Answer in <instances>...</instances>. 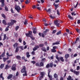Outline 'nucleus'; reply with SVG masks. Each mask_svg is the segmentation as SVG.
Segmentation results:
<instances>
[{"label": "nucleus", "instance_id": "f03ea898", "mask_svg": "<svg viewBox=\"0 0 80 80\" xmlns=\"http://www.w3.org/2000/svg\"><path fill=\"white\" fill-rule=\"evenodd\" d=\"M48 77L49 78L50 80H53V78L52 76L50 75V73L51 72V69H49L48 70Z\"/></svg>", "mask_w": 80, "mask_h": 80}, {"label": "nucleus", "instance_id": "4d7b16f0", "mask_svg": "<svg viewBox=\"0 0 80 80\" xmlns=\"http://www.w3.org/2000/svg\"><path fill=\"white\" fill-rule=\"evenodd\" d=\"M32 50H33V51H34H34H36V50H37V48H36L34 47V48H33Z\"/></svg>", "mask_w": 80, "mask_h": 80}, {"label": "nucleus", "instance_id": "680f3d73", "mask_svg": "<svg viewBox=\"0 0 80 80\" xmlns=\"http://www.w3.org/2000/svg\"><path fill=\"white\" fill-rule=\"evenodd\" d=\"M77 70H80V66H78L77 67Z\"/></svg>", "mask_w": 80, "mask_h": 80}, {"label": "nucleus", "instance_id": "b1692460", "mask_svg": "<svg viewBox=\"0 0 80 80\" xmlns=\"http://www.w3.org/2000/svg\"><path fill=\"white\" fill-rule=\"evenodd\" d=\"M68 17L70 19V20H73V17H72V16H70V15H68Z\"/></svg>", "mask_w": 80, "mask_h": 80}, {"label": "nucleus", "instance_id": "9d476101", "mask_svg": "<svg viewBox=\"0 0 80 80\" xmlns=\"http://www.w3.org/2000/svg\"><path fill=\"white\" fill-rule=\"evenodd\" d=\"M67 80H73V78H72V77L70 75H69L67 78Z\"/></svg>", "mask_w": 80, "mask_h": 80}, {"label": "nucleus", "instance_id": "bf43d9fd", "mask_svg": "<svg viewBox=\"0 0 80 80\" xmlns=\"http://www.w3.org/2000/svg\"><path fill=\"white\" fill-rule=\"evenodd\" d=\"M22 38H19V42L20 43H22Z\"/></svg>", "mask_w": 80, "mask_h": 80}, {"label": "nucleus", "instance_id": "a18cd8bd", "mask_svg": "<svg viewBox=\"0 0 80 80\" xmlns=\"http://www.w3.org/2000/svg\"><path fill=\"white\" fill-rule=\"evenodd\" d=\"M53 64L52 63H50V64L49 67H50L52 68L53 67Z\"/></svg>", "mask_w": 80, "mask_h": 80}, {"label": "nucleus", "instance_id": "69168bd1", "mask_svg": "<svg viewBox=\"0 0 80 80\" xmlns=\"http://www.w3.org/2000/svg\"><path fill=\"white\" fill-rule=\"evenodd\" d=\"M66 31L68 33H69V32H70V30L69 29H66Z\"/></svg>", "mask_w": 80, "mask_h": 80}, {"label": "nucleus", "instance_id": "37998d69", "mask_svg": "<svg viewBox=\"0 0 80 80\" xmlns=\"http://www.w3.org/2000/svg\"><path fill=\"white\" fill-rule=\"evenodd\" d=\"M20 28V27H19V26H16L15 28L16 30H18V28Z\"/></svg>", "mask_w": 80, "mask_h": 80}, {"label": "nucleus", "instance_id": "de8ad7c7", "mask_svg": "<svg viewBox=\"0 0 80 80\" xmlns=\"http://www.w3.org/2000/svg\"><path fill=\"white\" fill-rule=\"evenodd\" d=\"M32 63H33V65H34L36 63V62L34 61H33L31 62Z\"/></svg>", "mask_w": 80, "mask_h": 80}, {"label": "nucleus", "instance_id": "e2e57ef3", "mask_svg": "<svg viewBox=\"0 0 80 80\" xmlns=\"http://www.w3.org/2000/svg\"><path fill=\"white\" fill-rule=\"evenodd\" d=\"M79 39H80V38H79L77 37L76 39V42H77V41H78Z\"/></svg>", "mask_w": 80, "mask_h": 80}, {"label": "nucleus", "instance_id": "13d9d810", "mask_svg": "<svg viewBox=\"0 0 80 80\" xmlns=\"http://www.w3.org/2000/svg\"><path fill=\"white\" fill-rule=\"evenodd\" d=\"M35 48H37V50H38V48H39V46L38 45H36L35 46Z\"/></svg>", "mask_w": 80, "mask_h": 80}, {"label": "nucleus", "instance_id": "774afa93", "mask_svg": "<svg viewBox=\"0 0 80 80\" xmlns=\"http://www.w3.org/2000/svg\"><path fill=\"white\" fill-rule=\"evenodd\" d=\"M77 23L78 24H80V20H78Z\"/></svg>", "mask_w": 80, "mask_h": 80}, {"label": "nucleus", "instance_id": "2eb2a0df", "mask_svg": "<svg viewBox=\"0 0 80 80\" xmlns=\"http://www.w3.org/2000/svg\"><path fill=\"white\" fill-rule=\"evenodd\" d=\"M29 54H30V52H28L26 53V55L27 57V58H29V57H30V55Z\"/></svg>", "mask_w": 80, "mask_h": 80}, {"label": "nucleus", "instance_id": "052dcab7", "mask_svg": "<svg viewBox=\"0 0 80 80\" xmlns=\"http://www.w3.org/2000/svg\"><path fill=\"white\" fill-rule=\"evenodd\" d=\"M55 43H56V45H58V44H60V42H59V41H57Z\"/></svg>", "mask_w": 80, "mask_h": 80}, {"label": "nucleus", "instance_id": "e433bc0d", "mask_svg": "<svg viewBox=\"0 0 80 80\" xmlns=\"http://www.w3.org/2000/svg\"><path fill=\"white\" fill-rule=\"evenodd\" d=\"M60 59L61 60V61H62V62H64V59H63V57H61L60 58Z\"/></svg>", "mask_w": 80, "mask_h": 80}, {"label": "nucleus", "instance_id": "603ef678", "mask_svg": "<svg viewBox=\"0 0 80 80\" xmlns=\"http://www.w3.org/2000/svg\"><path fill=\"white\" fill-rule=\"evenodd\" d=\"M37 8V6L35 5H34L32 6V8H33V9H35V8Z\"/></svg>", "mask_w": 80, "mask_h": 80}, {"label": "nucleus", "instance_id": "c9c22d12", "mask_svg": "<svg viewBox=\"0 0 80 80\" xmlns=\"http://www.w3.org/2000/svg\"><path fill=\"white\" fill-rule=\"evenodd\" d=\"M11 22H12V23H16V21L15 20H11Z\"/></svg>", "mask_w": 80, "mask_h": 80}, {"label": "nucleus", "instance_id": "aec40b11", "mask_svg": "<svg viewBox=\"0 0 80 80\" xmlns=\"http://www.w3.org/2000/svg\"><path fill=\"white\" fill-rule=\"evenodd\" d=\"M24 24L25 25H27V24H28V20H25V22H24Z\"/></svg>", "mask_w": 80, "mask_h": 80}, {"label": "nucleus", "instance_id": "5701e85b", "mask_svg": "<svg viewBox=\"0 0 80 80\" xmlns=\"http://www.w3.org/2000/svg\"><path fill=\"white\" fill-rule=\"evenodd\" d=\"M2 22L3 24L6 25H7V22H6V20H3L2 21Z\"/></svg>", "mask_w": 80, "mask_h": 80}, {"label": "nucleus", "instance_id": "dca6fc26", "mask_svg": "<svg viewBox=\"0 0 80 80\" xmlns=\"http://www.w3.org/2000/svg\"><path fill=\"white\" fill-rule=\"evenodd\" d=\"M5 66V64H1L0 66V68L1 69L3 68H4V66Z\"/></svg>", "mask_w": 80, "mask_h": 80}, {"label": "nucleus", "instance_id": "7ed1b4c3", "mask_svg": "<svg viewBox=\"0 0 80 80\" xmlns=\"http://www.w3.org/2000/svg\"><path fill=\"white\" fill-rule=\"evenodd\" d=\"M40 74L41 75V76L39 77H38L37 78H39V80H42V78H43V76H44V72H40Z\"/></svg>", "mask_w": 80, "mask_h": 80}, {"label": "nucleus", "instance_id": "f8f14e48", "mask_svg": "<svg viewBox=\"0 0 80 80\" xmlns=\"http://www.w3.org/2000/svg\"><path fill=\"white\" fill-rule=\"evenodd\" d=\"M70 57V55L68 54H66L65 55V58L66 59H68V58Z\"/></svg>", "mask_w": 80, "mask_h": 80}, {"label": "nucleus", "instance_id": "c85d7f7f", "mask_svg": "<svg viewBox=\"0 0 80 80\" xmlns=\"http://www.w3.org/2000/svg\"><path fill=\"white\" fill-rule=\"evenodd\" d=\"M35 65L36 66V67H40L39 62H37L36 63Z\"/></svg>", "mask_w": 80, "mask_h": 80}, {"label": "nucleus", "instance_id": "a19ab883", "mask_svg": "<svg viewBox=\"0 0 80 80\" xmlns=\"http://www.w3.org/2000/svg\"><path fill=\"white\" fill-rule=\"evenodd\" d=\"M5 52H4L1 55V57H5Z\"/></svg>", "mask_w": 80, "mask_h": 80}, {"label": "nucleus", "instance_id": "5fc2aeb1", "mask_svg": "<svg viewBox=\"0 0 80 80\" xmlns=\"http://www.w3.org/2000/svg\"><path fill=\"white\" fill-rule=\"evenodd\" d=\"M11 13H14V11H13V8H11Z\"/></svg>", "mask_w": 80, "mask_h": 80}, {"label": "nucleus", "instance_id": "2f4dec72", "mask_svg": "<svg viewBox=\"0 0 80 80\" xmlns=\"http://www.w3.org/2000/svg\"><path fill=\"white\" fill-rule=\"evenodd\" d=\"M9 27H10V26H8L6 28L5 30V32H7V31L8 30H9L8 28H9Z\"/></svg>", "mask_w": 80, "mask_h": 80}, {"label": "nucleus", "instance_id": "f3484780", "mask_svg": "<svg viewBox=\"0 0 80 80\" xmlns=\"http://www.w3.org/2000/svg\"><path fill=\"white\" fill-rule=\"evenodd\" d=\"M13 75L12 74H10L8 77V79H11Z\"/></svg>", "mask_w": 80, "mask_h": 80}, {"label": "nucleus", "instance_id": "ddd939ff", "mask_svg": "<svg viewBox=\"0 0 80 80\" xmlns=\"http://www.w3.org/2000/svg\"><path fill=\"white\" fill-rule=\"evenodd\" d=\"M74 73L76 74V75H78L80 73V72L79 71H74Z\"/></svg>", "mask_w": 80, "mask_h": 80}, {"label": "nucleus", "instance_id": "7c9ffc66", "mask_svg": "<svg viewBox=\"0 0 80 80\" xmlns=\"http://www.w3.org/2000/svg\"><path fill=\"white\" fill-rule=\"evenodd\" d=\"M44 62H41L40 63V66L41 67H43L44 66V64H43Z\"/></svg>", "mask_w": 80, "mask_h": 80}, {"label": "nucleus", "instance_id": "f257e3e1", "mask_svg": "<svg viewBox=\"0 0 80 80\" xmlns=\"http://www.w3.org/2000/svg\"><path fill=\"white\" fill-rule=\"evenodd\" d=\"M25 35L26 37H30L31 39L33 40H35V38L33 37V36H32V31H29L28 33H26Z\"/></svg>", "mask_w": 80, "mask_h": 80}, {"label": "nucleus", "instance_id": "c03bdc74", "mask_svg": "<svg viewBox=\"0 0 80 80\" xmlns=\"http://www.w3.org/2000/svg\"><path fill=\"white\" fill-rule=\"evenodd\" d=\"M7 62L8 63V65L11 62V60H8L7 61Z\"/></svg>", "mask_w": 80, "mask_h": 80}, {"label": "nucleus", "instance_id": "423d86ee", "mask_svg": "<svg viewBox=\"0 0 80 80\" xmlns=\"http://www.w3.org/2000/svg\"><path fill=\"white\" fill-rule=\"evenodd\" d=\"M54 23L55 25H56V26H57L58 27H59V25H60V23H58V20H56V21H55Z\"/></svg>", "mask_w": 80, "mask_h": 80}, {"label": "nucleus", "instance_id": "6ab92c4d", "mask_svg": "<svg viewBox=\"0 0 80 80\" xmlns=\"http://www.w3.org/2000/svg\"><path fill=\"white\" fill-rule=\"evenodd\" d=\"M54 77L55 78H58V75L56 73H55L54 75Z\"/></svg>", "mask_w": 80, "mask_h": 80}, {"label": "nucleus", "instance_id": "6e6552de", "mask_svg": "<svg viewBox=\"0 0 80 80\" xmlns=\"http://www.w3.org/2000/svg\"><path fill=\"white\" fill-rule=\"evenodd\" d=\"M13 47L14 48H17V47H18V43L17 42L15 43L13 45Z\"/></svg>", "mask_w": 80, "mask_h": 80}, {"label": "nucleus", "instance_id": "0e129e2a", "mask_svg": "<svg viewBox=\"0 0 80 80\" xmlns=\"http://www.w3.org/2000/svg\"><path fill=\"white\" fill-rule=\"evenodd\" d=\"M49 31V29H46L44 32H46V33H47V32H48Z\"/></svg>", "mask_w": 80, "mask_h": 80}, {"label": "nucleus", "instance_id": "58836bf2", "mask_svg": "<svg viewBox=\"0 0 80 80\" xmlns=\"http://www.w3.org/2000/svg\"><path fill=\"white\" fill-rule=\"evenodd\" d=\"M57 14L59 16H60V11H58V10H57Z\"/></svg>", "mask_w": 80, "mask_h": 80}, {"label": "nucleus", "instance_id": "cd10ccee", "mask_svg": "<svg viewBox=\"0 0 80 80\" xmlns=\"http://www.w3.org/2000/svg\"><path fill=\"white\" fill-rule=\"evenodd\" d=\"M6 38H7V35L6 34H4V38L3 40H5L6 39Z\"/></svg>", "mask_w": 80, "mask_h": 80}, {"label": "nucleus", "instance_id": "1a4fd4ad", "mask_svg": "<svg viewBox=\"0 0 80 80\" xmlns=\"http://www.w3.org/2000/svg\"><path fill=\"white\" fill-rule=\"evenodd\" d=\"M1 7H3L5 6V0L4 1H2V2H1Z\"/></svg>", "mask_w": 80, "mask_h": 80}, {"label": "nucleus", "instance_id": "20e7f679", "mask_svg": "<svg viewBox=\"0 0 80 80\" xmlns=\"http://www.w3.org/2000/svg\"><path fill=\"white\" fill-rule=\"evenodd\" d=\"M15 9L17 10V11L19 13L20 11L21 10V8H20L19 6H16Z\"/></svg>", "mask_w": 80, "mask_h": 80}, {"label": "nucleus", "instance_id": "338daca9", "mask_svg": "<svg viewBox=\"0 0 80 80\" xmlns=\"http://www.w3.org/2000/svg\"><path fill=\"white\" fill-rule=\"evenodd\" d=\"M50 18H52V19H54V17L52 16V15H50Z\"/></svg>", "mask_w": 80, "mask_h": 80}, {"label": "nucleus", "instance_id": "39448f33", "mask_svg": "<svg viewBox=\"0 0 80 80\" xmlns=\"http://www.w3.org/2000/svg\"><path fill=\"white\" fill-rule=\"evenodd\" d=\"M21 72L22 73H24L27 72V70H26V67L25 66H23V68L21 70Z\"/></svg>", "mask_w": 80, "mask_h": 80}, {"label": "nucleus", "instance_id": "412c9836", "mask_svg": "<svg viewBox=\"0 0 80 80\" xmlns=\"http://www.w3.org/2000/svg\"><path fill=\"white\" fill-rule=\"evenodd\" d=\"M41 50H42L43 51V52H47V50H46V49L45 47H42V48Z\"/></svg>", "mask_w": 80, "mask_h": 80}, {"label": "nucleus", "instance_id": "4c0bfd02", "mask_svg": "<svg viewBox=\"0 0 80 80\" xmlns=\"http://www.w3.org/2000/svg\"><path fill=\"white\" fill-rule=\"evenodd\" d=\"M7 60H8V58H3V60L4 62H5Z\"/></svg>", "mask_w": 80, "mask_h": 80}, {"label": "nucleus", "instance_id": "8fccbe9b", "mask_svg": "<svg viewBox=\"0 0 80 80\" xmlns=\"http://www.w3.org/2000/svg\"><path fill=\"white\" fill-rule=\"evenodd\" d=\"M75 13V12H73L71 13V15L73 16V15L74 16H75L77 15V14H74Z\"/></svg>", "mask_w": 80, "mask_h": 80}, {"label": "nucleus", "instance_id": "72a5a7b5", "mask_svg": "<svg viewBox=\"0 0 80 80\" xmlns=\"http://www.w3.org/2000/svg\"><path fill=\"white\" fill-rule=\"evenodd\" d=\"M39 46L40 47H44V44H39Z\"/></svg>", "mask_w": 80, "mask_h": 80}, {"label": "nucleus", "instance_id": "a211bd4d", "mask_svg": "<svg viewBox=\"0 0 80 80\" xmlns=\"http://www.w3.org/2000/svg\"><path fill=\"white\" fill-rule=\"evenodd\" d=\"M0 78H2V80H4V78L3 77V73H1L0 75Z\"/></svg>", "mask_w": 80, "mask_h": 80}, {"label": "nucleus", "instance_id": "4468645a", "mask_svg": "<svg viewBox=\"0 0 80 80\" xmlns=\"http://www.w3.org/2000/svg\"><path fill=\"white\" fill-rule=\"evenodd\" d=\"M11 66H8V64H7L6 65V67L5 68V69H6V70H8V68H10Z\"/></svg>", "mask_w": 80, "mask_h": 80}, {"label": "nucleus", "instance_id": "f704fd0d", "mask_svg": "<svg viewBox=\"0 0 80 80\" xmlns=\"http://www.w3.org/2000/svg\"><path fill=\"white\" fill-rule=\"evenodd\" d=\"M51 52H57V50L54 49H52L51 50Z\"/></svg>", "mask_w": 80, "mask_h": 80}, {"label": "nucleus", "instance_id": "393cba45", "mask_svg": "<svg viewBox=\"0 0 80 80\" xmlns=\"http://www.w3.org/2000/svg\"><path fill=\"white\" fill-rule=\"evenodd\" d=\"M41 61H42V62L44 63V62H46V59L45 58H42L41 60Z\"/></svg>", "mask_w": 80, "mask_h": 80}, {"label": "nucleus", "instance_id": "0eeeda50", "mask_svg": "<svg viewBox=\"0 0 80 80\" xmlns=\"http://www.w3.org/2000/svg\"><path fill=\"white\" fill-rule=\"evenodd\" d=\"M11 69L13 71H15L16 70V65L15 64H13L12 67Z\"/></svg>", "mask_w": 80, "mask_h": 80}, {"label": "nucleus", "instance_id": "a878e982", "mask_svg": "<svg viewBox=\"0 0 80 80\" xmlns=\"http://www.w3.org/2000/svg\"><path fill=\"white\" fill-rule=\"evenodd\" d=\"M19 47L16 48V50L15 51V52H18L19 51Z\"/></svg>", "mask_w": 80, "mask_h": 80}, {"label": "nucleus", "instance_id": "473e14b6", "mask_svg": "<svg viewBox=\"0 0 80 80\" xmlns=\"http://www.w3.org/2000/svg\"><path fill=\"white\" fill-rule=\"evenodd\" d=\"M1 15L2 17H3L4 18H6V17L5 16V15L4 13H2L1 14Z\"/></svg>", "mask_w": 80, "mask_h": 80}, {"label": "nucleus", "instance_id": "79ce46f5", "mask_svg": "<svg viewBox=\"0 0 80 80\" xmlns=\"http://www.w3.org/2000/svg\"><path fill=\"white\" fill-rule=\"evenodd\" d=\"M53 5L55 7L57 8V7L58 6V4H56L55 3H54Z\"/></svg>", "mask_w": 80, "mask_h": 80}, {"label": "nucleus", "instance_id": "864d4df0", "mask_svg": "<svg viewBox=\"0 0 80 80\" xmlns=\"http://www.w3.org/2000/svg\"><path fill=\"white\" fill-rule=\"evenodd\" d=\"M31 54L32 55H35V51H32L31 52Z\"/></svg>", "mask_w": 80, "mask_h": 80}, {"label": "nucleus", "instance_id": "c756f323", "mask_svg": "<svg viewBox=\"0 0 80 80\" xmlns=\"http://www.w3.org/2000/svg\"><path fill=\"white\" fill-rule=\"evenodd\" d=\"M46 68H50V64L49 63L46 66Z\"/></svg>", "mask_w": 80, "mask_h": 80}, {"label": "nucleus", "instance_id": "9b49d317", "mask_svg": "<svg viewBox=\"0 0 80 80\" xmlns=\"http://www.w3.org/2000/svg\"><path fill=\"white\" fill-rule=\"evenodd\" d=\"M46 34H47V33L45 31H44L43 32V33H41L42 36V37L44 38L45 37V36L46 35Z\"/></svg>", "mask_w": 80, "mask_h": 80}, {"label": "nucleus", "instance_id": "ea45409f", "mask_svg": "<svg viewBox=\"0 0 80 80\" xmlns=\"http://www.w3.org/2000/svg\"><path fill=\"white\" fill-rule=\"evenodd\" d=\"M5 10L7 11H8V7L7 6H5Z\"/></svg>", "mask_w": 80, "mask_h": 80}, {"label": "nucleus", "instance_id": "09e8293b", "mask_svg": "<svg viewBox=\"0 0 80 80\" xmlns=\"http://www.w3.org/2000/svg\"><path fill=\"white\" fill-rule=\"evenodd\" d=\"M24 74H23V77L25 76H27V72H24Z\"/></svg>", "mask_w": 80, "mask_h": 80}, {"label": "nucleus", "instance_id": "6e6d98bb", "mask_svg": "<svg viewBox=\"0 0 80 80\" xmlns=\"http://www.w3.org/2000/svg\"><path fill=\"white\" fill-rule=\"evenodd\" d=\"M19 48H21V50H23L24 49L23 48V47L21 46H19Z\"/></svg>", "mask_w": 80, "mask_h": 80}, {"label": "nucleus", "instance_id": "4be33fe9", "mask_svg": "<svg viewBox=\"0 0 80 80\" xmlns=\"http://www.w3.org/2000/svg\"><path fill=\"white\" fill-rule=\"evenodd\" d=\"M13 24H14V23L11 22H8V26H10V25H13Z\"/></svg>", "mask_w": 80, "mask_h": 80}, {"label": "nucleus", "instance_id": "49530a36", "mask_svg": "<svg viewBox=\"0 0 80 80\" xmlns=\"http://www.w3.org/2000/svg\"><path fill=\"white\" fill-rule=\"evenodd\" d=\"M61 33V31H59V32H58L57 33V35H60Z\"/></svg>", "mask_w": 80, "mask_h": 80}, {"label": "nucleus", "instance_id": "3c124183", "mask_svg": "<svg viewBox=\"0 0 80 80\" xmlns=\"http://www.w3.org/2000/svg\"><path fill=\"white\" fill-rule=\"evenodd\" d=\"M25 3L26 4H28V3H29V2L28 1V0H27L25 2Z\"/></svg>", "mask_w": 80, "mask_h": 80}, {"label": "nucleus", "instance_id": "bb28decb", "mask_svg": "<svg viewBox=\"0 0 80 80\" xmlns=\"http://www.w3.org/2000/svg\"><path fill=\"white\" fill-rule=\"evenodd\" d=\"M16 57L18 60H20L21 59V57L20 56H17Z\"/></svg>", "mask_w": 80, "mask_h": 80}]
</instances>
